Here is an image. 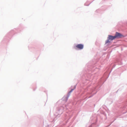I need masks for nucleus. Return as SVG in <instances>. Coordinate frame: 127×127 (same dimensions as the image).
<instances>
[{
    "label": "nucleus",
    "mask_w": 127,
    "mask_h": 127,
    "mask_svg": "<svg viewBox=\"0 0 127 127\" xmlns=\"http://www.w3.org/2000/svg\"><path fill=\"white\" fill-rule=\"evenodd\" d=\"M109 42V39H108L106 41V43H107Z\"/></svg>",
    "instance_id": "nucleus-4"
},
{
    "label": "nucleus",
    "mask_w": 127,
    "mask_h": 127,
    "mask_svg": "<svg viewBox=\"0 0 127 127\" xmlns=\"http://www.w3.org/2000/svg\"><path fill=\"white\" fill-rule=\"evenodd\" d=\"M115 38H120L122 37V36H123V35L121 34L120 33L116 32L115 36Z\"/></svg>",
    "instance_id": "nucleus-2"
},
{
    "label": "nucleus",
    "mask_w": 127,
    "mask_h": 127,
    "mask_svg": "<svg viewBox=\"0 0 127 127\" xmlns=\"http://www.w3.org/2000/svg\"><path fill=\"white\" fill-rule=\"evenodd\" d=\"M73 89H72L70 92V93H71L72 92V91H73Z\"/></svg>",
    "instance_id": "nucleus-5"
},
{
    "label": "nucleus",
    "mask_w": 127,
    "mask_h": 127,
    "mask_svg": "<svg viewBox=\"0 0 127 127\" xmlns=\"http://www.w3.org/2000/svg\"><path fill=\"white\" fill-rule=\"evenodd\" d=\"M84 45L82 44H78L74 47V48L76 49L81 50L83 49Z\"/></svg>",
    "instance_id": "nucleus-1"
},
{
    "label": "nucleus",
    "mask_w": 127,
    "mask_h": 127,
    "mask_svg": "<svg viewBox=\"0 0 127 127\" xmlns=\"http://www.w3.org/2000/svg\"><path fill=\"white\" fill-rule=\"evenodd\" d=\"M108 38L109 40H112L116 38L115 36H113L111 35H109L108 37Z\"/></svg>",
    "instance_id": "nucleus-3"
}]
</instances>
